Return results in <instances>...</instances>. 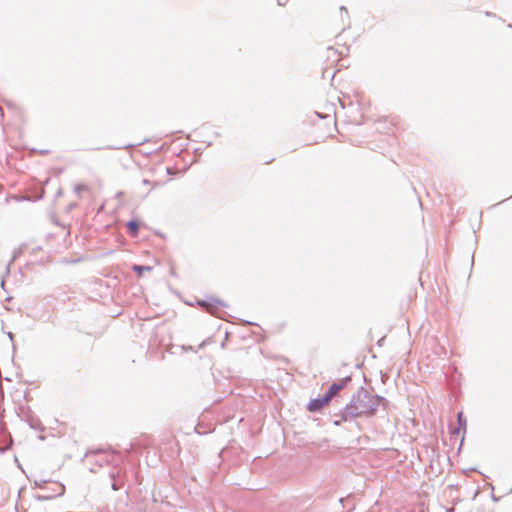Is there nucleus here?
I'll return each instance as SVG.
<instances>
[{"mask_svg":"<svg viewBox=\"0 0 512 512\" xmlns=\"http://www.w3.org/2000/svg\"><path fill=\"white\" fill-rule=\"evenodd\" d=\"M378 404L377 397L365 392L359 394L353 403L348 406L347 410L354 417L371 416L375 413Z\"/></svg>","mask_w":512,"mask_h":512,"instance_id":"f257e3e1","label":"nucleus"},{"mask_svg":"<svg viewBox=\"0 0 512 512\" xmlns=\"http://www.w3.org/2000/svg\"><path fill=\"white\" fill-rule=\"evenodd\" d=\"M351 381V378L350 377H345V378H342L340 380H338L337 382L333 383L328 392L326 393L327 396H329V399L332 400V398L334 396H336L340 390H342L344 387L347 386V384Z\"/></svg>","mask_w":512,"mask_h":512,"instance_id":"f03ea898","label":"nucleus"},{"mask_svg":"<svg viewBox=\"0 0 512 512\" xmlns=\"http://www.w3.org/2000/svg\"><path fill=\"white\" fill-rule=\"evenodd\" d=\"M330 401L331 400L329 399V396H327L325 394L321 398H316V399L311 400L308 404V410L310 412H315V411L321 410L322 408L327 406L330 403Z\"/></svg>","mask_w":512,"mask_h":512,"instance_id":"7ed1b4c3","label":"nucleus"},{"mask_svg":"<svg viewBox=\"0 0 512 512\" xmlns=\"http://www.w3.org/2000/svg\"><path fill=\"white\" fill-rule=\"evenodd\" d=\"M50 485L52 486V490H53L54 494L53 495H43L42 498L51 499L56 496H61L64 494L65 487L63 484H61L59 482H50Z\"/></svg>","mask_w":512,"mask_h":512,"instance_id":"20e7f679","label":"nucleus"},{"mask_svg":"<svg viewBox=\"0 0 512 512\" xmlns=\"http://www.w3.org/2000/svg\"><path fill=\"white\" fill-rule=\"evenodd\" d=\"M157 186H158L157 182H153L148 179L142 180L141 188H142L143 195L148 196Z\"/></svg>","mask_w":512,"mask_h":512,"instance_id":"39448f33","label":"nucleus"},{"mask_svg":"<svg viewBox=\"0 0 512 512\" xmlns=\"http://www.w3.org/2000/svg\"><path fill=\"white\" fill-rule=\"evenodd\" d=\"M199 305L205 308L208 312L213 313V310L222 305V302L218 299H213L211 302L199 301Z\"/></svg>","mask_w":512,"mask_h":512,"instance_id":"423d86ee","label":"nucleus"},{"mask_svg":"<svg viewBox=\"0 0 512 512\" xmlns=\"http://www.w3.org/2000/svg\"><path fill=\"white\" fill-rule=\"evenodd\" d=\"M127 228H128V232L132 236H136L138 234V230H139V223H138V221H136V220L129 221L128 224H127Z\"/></svg>","mask_w":512,"mask_h":512,"instance_id":"0eeeda50","label":"nucleus"},{"mask_svg":"<svg viewBox=\"0 0 512 512\" xmlns=\"http://www.w3.org/2000/svg\"><path fill=\"white\" fill-rule=\"evenodd\" d=\"M133 270L139 275V276H142V274L144 272H150L152 270V267L150 266H140V265H135L133 266Z\"/></svg>","mask_w":512,"mask_h":512,"instance_id":"6e6552de","label":"nucleus"},{"mask_svg":"<svg viewBox=\"0 0 512 512\" xmlns=\"http://www.w3.org/2000/svg\"><path fill=\"white\" fill-rule=\"evenodd\" d=\"M89 191H90L89 187L85 184H78L75 187V192L77 193V195L79 197H81L84 192H89Z\"/></svg>","mask_w":512,"mask_h":512,"instance_id":"1a4fd4ad","label":"nucleus"},{"mask_svg":"<svg viewBox=\"0 0 512 512\" xmlns=\"http://www.w3.org/2000/svg\"><path fill=\"white\" fill-rule=\"evenodd\" d=\"M457 418H458V422H459L460 427L465 429L466 422H465V420L463 418V412H459L458 415H457Z\"/></svg>","mask_w":512,"mask_h":512,"instance_id":"9d476101","label":"nucleus"},{"mask_svg":"<svg viewBox=\"0 0 512 512\" xmlns=\"http://www.w3.org/2000/svg\"><path fill=\"white\" fill-rule=\"evenodd\" d=\"M167 173L170 175H176L178 173L177 170H172L171 168H167Z\"/></svg>","mask_w":512,"mask_h":512,"instance_id":"9b49d317","label":"nucleus"}]
</instances>
